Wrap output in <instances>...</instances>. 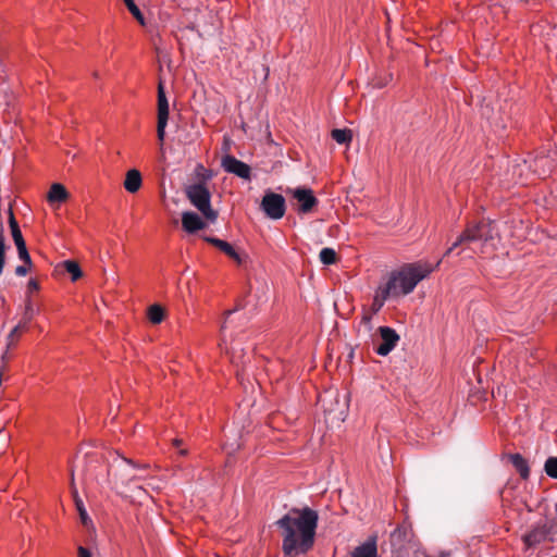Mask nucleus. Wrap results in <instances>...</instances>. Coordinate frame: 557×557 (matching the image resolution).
I'll return each mask as SVG.
<instances>
[{
	"label": "nucleus",
	"mask_w": 557,
	"mask_h": 557,
	"mask_svg": "<svg viewBox=\"0 0 557 557\" xmlns=\"http://www.w3.org/2000/svg\"><path fill=\"white\" fill-rule=\"evenodd\" d=\"M318 512L310 508H292L275 524L282 531V552L285 557L309 553L315 543Z\"/></svg>",
	"instance_id": "obj_1"
},
{
	"label": "nucleus",
	"mask_w": 557,
	"mask_h": 557,
	"mask_svg": "<svg viewBox=\"0 0 557 557\" xmlns=\"http://www.w3.org/2000/svg\"><path fill=\"white\" fill-rule=\"evenodd\" d=\"M441 262L442 260L437 261L435 265L428 262L406 263L399 270L393 271L385 284L392 283L393 297L408 295L413 292L419 282L435 271Z\"/></svg>",
	"instance_id": "obj_2"
},
{
	"label": "nucleus",
	"mask_w": 557,
	"mask_h": 557,
	"mask_svg": "<svg viewBox=\"0 0 557 557\" xmlns=\"http://www.w3.org/2000/svg\"><path fill=\"white\" fill-rule=\"evenodd\" d=\"M186 196L190 203L197 208L206 220L215 222L218 211L211 207V193L203 182L191 184L186 188Z\"/></svg>",
	"instance_id": "obj_3"
},
{
	"label": "nucleus",
	"mask_w": 557,
	"mask_h": 557,
	"mask_svg": "<svg viewBox=\"0 0 557 557\" xmlns=\"http://www.w3.org/2000/svg\"><path fill=\"white\" fill-rule=\"evenodd\" d=\"M493 238L491 224L481 220L475 223H468L456 242L445 251L444 257H448L455 248L465 243L476 240L487 242Z\"/></svg>",
	"instance_id": "obj_4"
},
{
	"label": "nucleus",
	"mask_w": 557,
	"mask_h": 557,
	"mask_svg": "<svg viewBox=\"0 0 557 557\" xmlns=\"http://www.w3.org/2000/svg\"><path fill=\"white\" fill-rule=\"evenodd\" d=\"M157 109V137L160 145H163L165 138V127L169 121V101L162 82H159L158 84Z\"/></svg>",
	"instance_id": "obj_5"
},
{
	"label": "nucleus",
	"mask_w": 557,
	"mask_h": 557,
	"mask_svg": "<svg viewBox=\"0 0 557 557\" xmlns=\"http://www.w3.org/2000/svg\"><path fill=\"white\" fill-rule=\"evenodd\" d=\"M287 193L297 201L296 211L298 214L312 213L319 206V199L309 187H297L288 189Z\"/></svg>",
	"instance_id": "obj_6"
},
{
	"label": "nucleus",
	"mask_w": 557,
	"mask_h": 557,
	"mask_svg": "<svg viewBox=\"0 0 557 557\" xmlns=\"http://www.w3.org/2000/svg\"><path fill=\"white\" fill-rule=\"evenodd\" d=\"M261 209L268 218L280 220L286 212L285 198L281 194L269 191L262 198Z\"/></svg>",
	"instance_id": "obj_7"
},
{
	"label": "nucleus",
	"mask_w": 557,
	"mask_h": 557,
	"mask_svg": "<svg viewBox=\"0 0 557 557\" xmlns=\"http://www.w3.org/2000/svg\"><path fill=\"white\" fill-rule=\"evenodd\" d=\"M554 533V524L542 523L534 525L528 533L522 535V542L527 549L535 547L546 540L553 541L550 535Z\"/></svg>",
	"instance_id": "obj_8"
},
{
	"label": "nucleus",
	"mask_w": 557,
	"mask_h": 557,
	"mask_svg": "<svg viewBox=\"0 0 557 557\" xmlns=\"http://www.w3.org/2000/svg\"><path fill=\"white\" fill-rule=\"evenodd\" d=\"M221 164L227 173L234 174L243 180L249 181L251 178V168L232 154H225L222 158Z\"/></svg>",
	"instance_id": "obj_9"
},
{
	"label": "nucleus",
	"mask_w": 557,
	"mask_h": 557,
	"mask_svg": "<svg viewBox=\"0 0 557 557\" xmlns=\"http://www.w3.org/2000/svg\"><path fill=\"white\" fill-rule=\"evenodd\" d=\"M379 333L382 343L375 348V352L380 356H387L396 347L399 335L389 326H380Z\"/></svg>",
	"instance_id": "obj_10"
},
{
	"label": "nucleus",
	"mask_w": 557,
	"mask_h": 557,
	"mask_svg": "<svg viewBox=\"0 0 557 557\" xmlns=\"http://www.w3.org/2000/svg\"><path fill=\"white\" fill-rule=\"evenodd\" d=\"M202 239L212 245L213 247L218 248L220 251L225 253L230 259L235 261L238 265L243 263V259L240 255L236 251L233 245H231L228 242L212 237V236H202Z\"/></svg>",
	"instance_id": "obj_11"
},
{
	"label": "nucleus",
	"mask_w": 557,
	"mask_h": 557,
	"mask_svg": "<svg viewBox=\"0 0 557 557\" xmlns=\"http://www.w3.org/2000/svg\"><path fill=\"white\" fill-rule=\"evenodd\" d=\"M183 230L189 234H195L206 227V222L195 212L186 211L182 214Z\"/></svg>",
	"instance_id": "obj_12"
},
{
	"label": "nucleus",
	"mask_w": 557,
	"mask_h": 557,
	"mask_svg": "<svg viewBox=\"0 0 557 557\" xmlns=\"http://www.w3.org/2000/svg\"><path fill=\"white\" fill-rule=\"evenodd\" d=\"M350 557H379L376 535L369 536L366 542L355 547Z\"/></svg>",
	"instance_id": "obj_13"
},
{
	"label": "nucleus",
	"mask_w": 557,
	"mask_h": 557,
	"mask_svg": "<svg viewBox=\"0 0 557 557\" xmlns=\"http://www.w3.org/2000/svg\"><path fill=\"white\" fill-rule=\"evenodd\" d=\"M392 283L391 284H381L373 297V301L371 304L372 313H377L384 306L385 301L393 296L391 293Z\"/></svg>",
	"instance_id": "obj_14"
},
{
	"label": "nucleus",
	"mask_w": 557,
	"mask_h": 557,
	"mask_svg": "<svg viewBox=\"0 0 557 557\" xmlns=\"http://www.w3.org/2000/svg\"><path fill=\"white\" fill-rule=\"evenodd\" d=\"M29 329L27 326H25V323H20V322L17 323V325H15L12 329V331L9 333V335L7 337V350L3 354V356H2L3 360H9L10 359L9 350L10 349H14L17 346V344L20 342V338Z\"/></svg>",
	"instance_id": "obj_15"
},
{
	"label": "nucleus",
	"mask_w": 557,
	"mask_h": 557,
	"mask_svg": "<svg viewBox=\"0 0 557 557\" xmlns=\"http://www.w3.org/2000/svg\"><path fill=\"white\" fill-rule=\"evenodd\" d=\"M8 223L11 232L12 239L16 247H20L22 245H25L26 242L24 239V236L22 234L20 224L15 218V214L13 212L12 203L9 207L8 210Z\"/></svg>",
	"instance_id": "obj_16"
},
{
	"label": "nucleus",
	"mask_w": 557,
	"mask_h": 557,
	"mask_svg": "<svg viewBox=\"0 0 557 557\" xmlns=\"http://www.w3.org/2000/svg\"><path fill=\"white\" fill-rule=\"evenodd\" d=\"M70 193L61 183H53L47 194V201L49 203H62L67 201Z\"/></svg>",
	"instance_id": "obj_17"
},
{
	"label": "nucleus",
	"mask_w": 557,
	"mask_h": 557,
	"mask_svg": "<svg viewBox=\"0 0 557 557\" xmlns=\"http://www.w3.org/2000/svg\"><path fill=\"white\" fill-rule=\"evenodd\" d=\"M508 459L522 480H528L530 478L529 462L521 454H509Z\"/></svg>",
	"instance_id": "obj_18"
},
{
	"label": "nucleus",
	"mask_w": 557,
	"mask_h": 557,
	"mask_svg": "<svg viewBox=\"0 0 557 557\" xmlns=\"http://www.w3.org/2000/svg\"><path fill=\"white\" fill-rule=\"evenodd\" d=\"M141 184H143V177H141V173L138 170L132 169L126 172L123 185H124V188L128 193H131V194L137 193L140 189Z\"/></svg>",
	"instance_id": "obj_19"
},
{
	"label": "nucleus",
	"mask_w": 557,
	"mask_h": 557,
	"mask_svg": "<svg viewBox=\"0 0 557 557\" xmlns=\"http://www.w3.org/2000/svg\"><path fill=\"white\" fill-rule=\"evenodd\" d=\"M412 536V527L408 521L398 524L392 533V539L397 543L404 544L410 541Z\"/></svg>",
	"instance_id": "obj_20"
},
{
	"label": "nucleus",
	"mask_w": 557,
	"mask_h": 557,
	"mask_svg": "<svg viewBox=\"0 0 557 557\" xmlns=\"http://www.w3.org/2000/svg\"><path fill=\"white\" fill-rule=\"evenodd\" d=\"M57 268L62 269L64 272L69 273L72 282L78 281L84 275L79 263L75 260H65L59 263Z\"/></svg>",
	"instance_id": "obj_21"
},
{
	"label": "nucleus",
	"mask_w": 557,
	"mask_h": 557,
	"mask_svg": "<svg viewBox=\"0 0 557 557\" xmlns=\"http://www.w3.org/2000/svg\"><path fill=\"white\" fill-rule=\"evenodd\" d=\"M24 304V312L20 323H25V326L29 329V324L35 318V315L38 313V310H35L34 308V301L32 296H26Z\"/></svg>",
	"instance_id": "obj_22"
},
{
	"label": "nucleus",
	"mask_w": 557,
	"mask_h": 557,
	"mask_svg": "<svg viewBox=\"0 0 557 557\" xmlns=\"http://www.w3.org/2000/svg\"><path fill=\"white\" fill-rule=\"evenodd\" d=\"M331 137L341 145H349L352 140V131L350 128H334Z\"/></svg>",
	"instance_id": "obj_23"
},
{
	"label": "nucleus",
	"mask_w": 557,
	"mask_h": 557,
	"mask_svg": "<svg viewBox=\"0 0 557 557\" xmlns=\"http://www.w3.org/2000/svg\"><path fill=\"white\" fill-rule=\"evenodd\" d=\"M147 315L152 324H160L165 318V310L161 305L154 304L148 308Z\"/></svg>",
	"instance_id": "obj_24"
},
{
	"label": "nucleus",
	"mask_w": 557,
	"mask_h": 557,
	"mask_svg": "<svg viewBox=\"0 0 557 557\" xmlns=\"http://www.w3.org/2000/svg\"><path fill=\"white\" fill-rule=\"evenodd\" d=\"M320 260L325 265H332L337 263L338 256L333 248L326 247L320 251Z\"/></svg>",
	"instance_id": "obj_25"
},
{
	"label": "nucleus",
	"mask_w": 557,
	"mask_h": 557,
	"mask_svg": "<svg viewBox=\"0 0 557 557\" xmlns=\"http://www.w3.org/2000/svg\"><path fill=\"white\" fill-rule=\"evenodd\" d=\"M129 13L134 16V18L141 25H146L145 16L141 13L140 9L134 2V0H123Z\"/></svg>",
	"instance_id": "obj_26"
},
{
	"label": "nucleus",
	"mask_w": 557,
	"mask_h": 557,
	"mask_svg": "<svg viewBox=\"0 0 557 557\" xmlns=\"http://www.w3.org/2000/svg\"><path fill=\"white\" fill-rule=\"evenodd\" d=\"M544 470L549 478L557 479V457L547 458Z\"/></svg>",
	"instance_id": "obj_27"
},
{
	"label": "nucleus",
	"mask_w": 557,
	"mask_h": 557,
	"mask_svg": "<svg viewBox=\"0 0 557 557\" xmlns=\"http://www.w3.org/2000/svg\"><path fill=\"white\" fill-rule=\"evenodd\" d=\"M16 249H17V255H18L20 260L28 267H34V263H33V260L28 252L26 244L22 245L20 247H16Z\"/></svg>",
	"instance_id": "obj_28"
},
{
	"label": "nucleus",
	"mask_w": 557,
	"mask_h": 557,
	"mask_svg": "<svg viewBox=\"0 0 557 557\" xmlns=\"http://www.w3.org/2000/svg\"><path fill=\"white\" fill-rule=\"evenodd\" d=\"M40 289V284L36 278H30L26 285V296H32L33 293Z\"/></svg>",
	"instance_id": "obj_29"
},
{
	"label": "nucleus",
	"mask_w": 557,
	"mask_h": 557,
	"mask_svg": "<svg viewBox=\"0 0 557 557\" xmlns=\"http://www.w3.org/2000/svg\"><path fill=\"white\" fill-rule=\"evenodd\" d=\"M33 267H28L26 264H21L15 268V274L17 276H25L28 272H30Z\"/></svg>",
	"instance_id": "obj_30"
},
{
	"label": "nucleus",
	"mask_w": 557,
	"mask_h": 557,
	"mask_svg": "<svg viewBox=\"0 0 557 557\" xmlns=\"http://www.w3.org/2000/svg\"><path fill=\"white\" fill-rule=\"evenodd\" d=\"M77 557H92L90 550L84 546H78Z\"/></svg>",
	"instance_id": "obj_31"
},
{
	"label": "nucleus",
	"mask_w": 557,
	"mask_h": 557,
	"mask_svg": "<svg viewBox=\"0 0 557 557\" xmlns=\"http://www.w3.org/2000/svg\"><path fill=\"white\" fill-rule=\"evenodd\" d=\"M371 320H372V314H371V313H369V312H364V313H363V315H362V318H361V322H362L363 324L370 325Z\"/></svg>",
	"instance_id": "obj_32"
},
{
	"label": "nucleus",
	"mask_w": 557,
	"mask_h": 557,
	"mask_svg": "<svg viewBox=\"0 0 557 557\" xmlns=\"http://www.w3.org/2000/svg\"><path fill=\"white\" fill-rule=\"evenodd\" d=\"M78 510L83 524H86L88 519L86 511L83 508H81V506H78Z\"/></svg>",
	"instance_id": "obj_33"
},
{
	"label": "nucleus",
	"mask_w": 557,
	"mask_h": 557,
	"mask_svg": "<svg viewBox=\"0 0 557 557\" xmlns=\"http://www.w3.org/2000/svg\"><path fill=\"white\" fill-rule=\"evenodd\" d=\"M240 308H243V307H242V305H236V307H235L233 310H227V311H225V314H226V315H230V314H232L234 311H236V310H238V309H240Z\"/></svg>",
	"instance_id": "obj_34"
},
{
	"label": "nucleus",
	"mask_w": 557,
	"mask_h": 557,
	"mask_svg": "<svg viewBox=\"0 0 557 557\" xmlns=\"http://www.w3.org/2000/svg\"><path fill=\"white\" fill-rule=\"evenodd\" d=\"M182 443H183L182 440H178V438H174L173 440V445L176 446V447H178Z\"/></svg>",
	"instance_id": "obj_35"
},
{
	"label": "nucleus",
	"mask_w": 557,
	"mask_h": 557,
	"mask_svg": "<svg viewBox=\"0 0 557 557\" xmlns=\"http://www.w3.org/2000/svg\"><path fill=\"white\" fill-rule=\"evenodd\" d=\"M178 453L182 456H186L188 454V450L187 449H181Z\"/></svg>",
	"instance_id": "obj_36"
},
{
	"label": "nucleus",
	"mask_w": 557,
	"mask_h": 557,
	"mask_svg": "<svg viewBox=\"0 0 557 557\" xmlns=\"http://www.w3.org/2000/svg\"><path fill=\"white\" fill-rule=\"evenodd\" d=\"M126 461H127L128 463H131V465L135 466V462H134L133 460H131V459H126Z\"/></svg>",
	"instance_id": "obj_37"
}]
</instances>
